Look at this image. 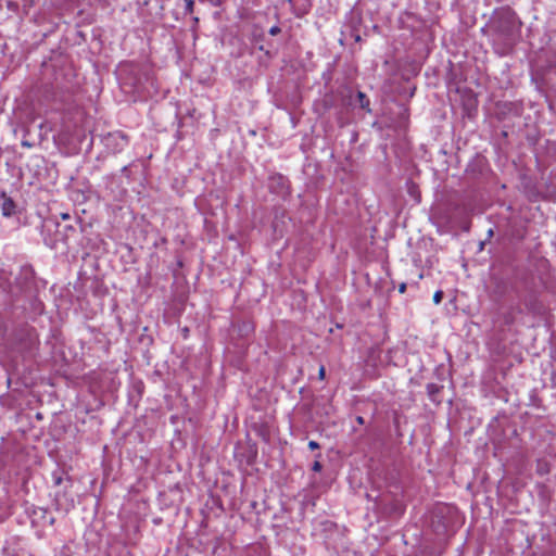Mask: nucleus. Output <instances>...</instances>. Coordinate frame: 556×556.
<instances>
[{
	"instance_id": "f257e3e1",
	"label": "nucleus",
	"mask_w": 556,
	"mask_h": 556,
	"mask_svg": "<svg viewBox=\"0 0 556 556\" xmlns=\"http://www.w3.org/2000/svg\"><path fill=\"white\" fill-rule=\"evenodd\" d=\"M515 42L516 36L514 35L511 28H508L505 31L500 30L496 35V38L494 39L495 51L500 55H506L511 51Z\"/></svg>"
},
{
	"instance_id": "f03ea898",
	"label": "nucleus",
	"mask_w": 556,
	"mask_h": 556,
	"mask_svg": "<svg viewBox=\"0 0 556 556\" xmlns=\"http://www.w3.org/2000/svg\"><path fill=\"white\" fill-rule=\"evenodd\" d=\"M15 212V203L11 198L4 197L2 203V214L7 217L13 215Z\"/></svg>"
},
{
	"instance_id": "7ed1b4c3",
	"label": "nucleus",
	"mask_w": 556,
	"mask_h": 556,
	"mask_svg": "<svg viewBox=\"0 0 556 556\" xmlns=\"http://www.w3.org/2000/svg\"><path fill=\"white\" fill-rule=\"evenodd\" d=\"M535 471L539 476L548 475L551 471L549 463L546 459H538Z\"/></svg>"
},
{
	"instance_id": "20e7f679",
	"label": "nucleus",
	"mask_w": 556,
	"mask_h": 556,
	"mask_svg": "<svg viewBox=\"0 0 556 556\" xmlns=\"http://www.w3.org/2000/svg\"><path fill=\"white\" fill-rule=\"evenodd\" d=\"M442 387L435 384V383H428L427 384V394L429 399L433 402L437 401V394L441 391Z\"/></svg>"
},
{
	"instance_id": "39448f33",
	"label": "nucleus",
	"mask_w": 556,
	"mask_h": 556,
	"mask_svg": "<svg viewBox=\"0 0 556 556\" xmlns=\"http://www.w3.org/2000/svg\"><path fill=\"white\" fill-rule=\"evenodd\" d=\"M357 100H358L359 106L363 110L370 112V109H369L370 101H369L368 97L363 91L357 92Z\"/></svg>"
},
{
	"instance_id": "423d86ee",
	"label": "nucleus",
	"mask_w": 556,
	"mask_h": 556,
	"mask_svg": "<svg viewBox=\"0 0 556 556\" xmlns=\"http://www.w3.org/2000/svg\"><path fill=\"white\" fill-rule=\"evenodd\" d=\"M444 296V293L442 290H437L433 294V303L434 304H440L442 302V299Z\"/></svg>"
},
{
	"instance_id": "0eeeda50",
	"label": "nucleus",
	"mask_w": 556,
	"mask_h": 556,
	"mask_svg": "<svg viewBox=\"0 0 556 556\" xmlns=\"http://www.w3.org/2000/svg\"><path fill=\"white\" fill-rule=\"evenodd\" d=\"M185 3H186V7H185L186 13L191 14L194 9V1L193 0H185Z\"/></svg>"
},
{
	"instance_id": "6e6552de",
	"label": "nucleus",
	"mask_w": 556,
	"mask_h": 556,
	"mask_svg": "<svg viewBox=\"0 0 556 556\" xmlns=\"http://www.w3.org/2000/svg\"><path fill=\"white\" fill-rule=\"evenodd\" d=\"M323 469V465L320 464L319 460H315L313 466H312V470L315 471V472H319L321 471Z\"/></svg>"
},
{
	"instance_id": "1a4fd4ad",
	"label": "nucleus",
	"mask_w": 556,
	"mask_h": 556,
	"mask_svg": "<svg viewBox=\"0 0 556 556\" xmlns=\"http://www.w3.org/2000/svg\"><path fill=\"white\" fill-rule=\"evenodd\" d=\"M318 378L320 380H324L326 378V368L324 365H321L318 369Z\"/></svg>"
},
{
	"instance_id": "9d476101",
	"label": "nucleus",
	"mask_w": 556,
	"mask_h": 556,
	"mask_svg": "<svg viewBox=\"0 0 556 556\" xmlns=\"http://www.w3.org/2000/svg\"><path fill=\"white\" fill-rule=\"evenodd\" d=\"M308 448L312 451L317 450V448H319V444L316 441H309Z\"/></svg>"
},
{
	"instance_id": "9b49d317",
	"label": "nucleus",
	"mask_w": 556,
	"mask_h": 556,
	"mask_svg": "<svg viewBox=\"0 0 556 556\" xmlns=\"http://www.w3.org/2000/svg\"><path fill=\"white\" fill-rule=\"evenodd\" d=\"M280 31L279 27L274 26L270 28L269 34L270 35H277Z\"/></svg>"
},
{
	"instance_id": "f8f14e48",
	"label": "nucleus",
	"mask_w": 556,
	"mask_h": 556,
	"mask_svg": "<svg viewBox=\"0 0 556 556\" xmlns=\"http://www.w3.org/2000/svg\"><path fill=\"white\" fill-rule=\"evenodd\" d=\"M406 283L405 282H402L400 286H399V292L400 293H404L406 291Z\"/></svg>"
},
{
	"instance_id": "ddd939ff",
	"label": "nucleus",
	"mask_w": 556,
	"mask_h": 556,
	"mask_svg": "<svg viewBox=\"0 0 556 556\" xmlns=\"http://www.w3.org/2000/svg\"><path fill=\"white\" fill-rule=\"evenodd\" d=\"M60 216H61V218H62L63 220H67V219H70V218H71V215H70L68 213H61V215H60Z\"/></svg>"
},
{
	"instance_id": "4468645a",
	"label": "nucleus",
	"mask_w": 556,
	"mask_h": 556,
	"mask_svg": "<svg viewBox=\"0 0 556 556\" xmlns=\"http://www.w3.org/2000/svg\"><path fill=\"white\" fill-rule=\"evenodd\" d=\"M356 422H357L358 425H364V424H365V419H364V417H362V416H357V417H356Z\"/></svg>"
},
{
	"instance_id": "2eb2a0df",
	"label": "nucleus",
	"mask_w": 556,
	"mask_h": 556,
	"mask_svg": "<svg viewBox=\"0 0 556 556\" xmlns=\"http://www.w3.org/2000/svg\"><path fill=\"white\" fill-rule=\"evenodd\" d=\"M66 229L71 230V231H75L73 226H66Z\"/></svg>"
},
{
	"instance_id": "dca6fc26",
	"label": "nucleus",
	"mask_w": 556,
	"mask_h": 556,
	"mask_svg": "<svg viewBox=\"0 0 556 556\" xmlns=\"http://www.w3.org/2000/svg\"><path fill=\"white\" fill-rule=\"evenodd\" d=\"M187 333H188V328H185V329H184L185 338L187 337Z\"/></svg>"
}]
</instances>
